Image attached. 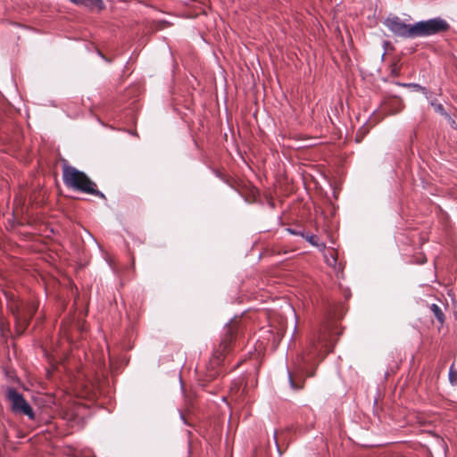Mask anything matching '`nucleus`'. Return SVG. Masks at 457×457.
<instances>
[{
    "instance_id": "f257e3e1",
    "label": "nucleus",
    "mask_w": 457,
    "mask_h": 457,
    "mask_svg": "<svg viewBox=\"0 0 457 457\" xmlns=\"http://www.w3.org/2000/svg\"><path fill=\"white\" fill-rule=\"evenodd\" d=\"M333 345L328 339V335L325 331H319L310 339V345L306 353L299 356L298 368L295 371H289L290 386L295 390L302 389L304 386L305 378L304 373L306 372L307 364L316 357H320L323 360L325 356L332 351Z\"/></svg>"
},
{
    "instance_id": "f03ea898",
    "label": "nucleus",
    "mask_w": 457,
    "mask_h": 457,
    "mask_svg": "<svg viewBox=\"0 0 457 457\" xmlns=\"http://www.w3.org/2000/svg\"><path fill=\"white\" fill-rule=\"evenodd\" d=\"M242 330L243 325L240 320H232L226 326L219 347L214 350L212 357L206 368V376L209 379H214L220 374V367L225 357L233 351Z\"/></svg>"
},
{
    "instance_id": "7ed1b4c3",
    "label": "nucleus",
    "mask_w": 457,
    "mask_h": 457,
    "mask_svg": "<svg viewBox=\"0 0 457 457\" xmlns=\"http://www.w3.org/2000/svg\"><path fill=\"white\" fill-rule=\"evenodd\" d=\"M62 180L68 188L105 198V195L96 188V184L85 172L70 165L66 161L62 164Z\"/></svg>"
},
{
    "instance_id": "20e7f679",
    "label": "nucleus",
    "mask_w": 457,
    "mask_h": 457,
    "mask_svg": "<svg viewBox=\"0 0 457 457\" xmlns=\"http://www.w3.org/2000/svg\"><path fill=\"white\" fill-rule=\"evenodd\" d=\"M449 29L450 24L440 17L421 21L413 24V38L438 35Z\"/></svg>"
},
{
    "instance_id": "39448f33",
    "label": "nucleus",
    "mask_w": 457,
    "mask_h": 457,
    "mask_svg": "<svg viewBox=\"0 0 457 457\" xmlns=\"http://www.w3.org/2000/svg\"><path fill=\"white\" fill-rule=\"evenodd\" d=\"M10 310L15 318L17 332L22 334L37 312V304L34 302L12 303L10 305Z\"/></svg>"
},
{
    "instance_id": "423d86ee",
    "label": "nucleus",
    "mask_w": 457,
    "mask_h": 457,
    "mask_svg": "<svg viewBox=\"0 0 457 457\" xmlns=\"http://www.w3.org/2000/svg\"><path fill=\"white\" fill-rule=\"evenodd\" d=\"M6 399L10 403V410L12 413L27 416L30 420H36V414L32 407L17 389L9 387L6 392Z\"/></svg>"
},
{
    "instance_id": "0eeeda50",
    "label": "nucleus",
    "mask_w": 457,
    "mask_h": 457,
    "mask_svg": "<svg viewBox=\"0 0 457 457\" xmlns=\"http://www.w3.org/2000/svg\"><path fill=\"white\" fill-rule=\"evenodd\" d=\"M384 24L396 37L413 38V24H406L399 17L387 18Z\"/></svg>"
},
{
    "instance_id": "6e6552de",
    "label": "nucleus",
    "mask_w": 457,
    "mask_h": 457,
    "mask_svg": "<svg viewBox=\"0 0 457 457\" xmlns=\"http://www.w3.org/2000/svg\"><path fill=\"white\" fill-rule=\"evenodd\" d=\"M403 108V101L398 96H389L384 101V110L387 112V114H397L402 112Z\"/></svg>"
},
{
    "instance_id": "1a4fd4ad",
    "label": "nucleus",
    "mask_w": 457,
    "mask_h": 457,
    "mask_svg": "<svg viewBox=\"0 0 457 457\" xmlns=\"http://www.w3.org/2000/svg\"><path fill=\"white\" fill-rule=\"evenodd\" d=\"M75 4L84 5L89 8H97L102 10L104 8V3L102 0H70Z\"/></svg>"
},
{
    "instance_id": "9d476101",
    "label": "nucleus",
    "mask_w": 457,
    "mask_h": 457,
    "mask_svg": "<svg viewBox=\"0 0 457 457\" xmlns=\"http://www.w3.org/2000/svg\"><path fill=\"white\" fill-rule=\"evenodd\" d=\"M430 311L432 312L435 318L438 320L440 324H443L445 322V314L442 309L437 304L433 303L430 306Z\"/></svg>"
},
{
    "instance_id": "9b49d317",
    "label": "nucleus",
    "mask_w": 457,
    "mask_h": 457,
    "mask_svg": "<svg viewBox=\"0 0 457 457\" xmlns=\"http://www.w3.org/2000/svg\"><path fill=\"white\" fill-rule=\"evenodd\" d=\"M449 379L453 385L457 386V370L453 369V366L450 368Z\"/></svg>"
},
{
    "instance_id": "f8f14e48",
    "label": "nucleus",
    "mask_w": 457,
    "mask_h": 457,
    "mask_svg": "<svg viewBox=\"0 0 457 457\" xmlns=\"http://www.w3.org/2000/svg\"><path fill=\"white\" fill-rule=\"evenodd\" d=\"M306 239L313 245H318V237L316 236H307Z\"/></svg>"
},
{
    "instance_id": "ddd939ff",
    "label": "nucleus",
    "mask_w": 457,
    "mask_h": 457,
    "mask_svg": "<svg viewBox=\"0 0 457 457\" xmlns=\"http://www.w3.org/2000/svg\"><path fill=\"white\" fill-rule=\"evenodd\" d=\"M288 231L291 233V234H294V235H300V236H303V233L301 232H296L295 230H293V229H288Z\"/></svg>"
},
{
    "instance_id": "4468645a",
    "label": "nucleus",
    "mask_w": 457,
    "mask_h": 457,
    "mask_svg": "<svg viewBox=\"0 0 457 457\" xmlns=\"http://www.w3.org/2000/svg\"><path fill=\"white\" fill-rule=\"evenodd\" d=\"M274 438H275L277 445L278 446V432L277 431H275V433H274Z\"/></svg>"
},
{
    "instance_id": "2eb2a0df",
    "label": "nucleus",
    "mask_w": 457,
    "mask_h": 457,
    "mask_svg": "<svg viewBox=\"0 0 457 457\" xmlns=\"http://www.w3.org/2000/svg\"><path fill=\"white\" fill-rule=\"evenodd\" d=\"M0 328H1V330H2V331H4V323H2V324L0 325Z\"/></svg>"
},
{
    "instance_id": "dca6fc26",
    "label": "nucleus",
    "mask_w": 457,
    "mask_h": 457,
    "mask_svg": "<svg viewBox=\"0 0 457 457\" xmlns=\"http://www.w3.org/2000/svg\"><path fill=\"white\" fill-rule=\"evenodd\" d=\"M308 377H313L314 376V372H311L309 374H307Z\"/></svg>"
},
{
    "instance_id": "f3484780",
    "label": "nucleus",
    "mask_w": 457,
    "mask_h": 457,
    "mask_svg": "<svg viewBox=\"0 0 457 457\" xmlns=\"http://www.w3.org/2000/svg\"><path fill=\"white\" fill-rule=\"evenodd\" d=\"M412 86L415 87H418V88H421V87L417 85V84H413Z\"/></svg>"
}]
</instances>
